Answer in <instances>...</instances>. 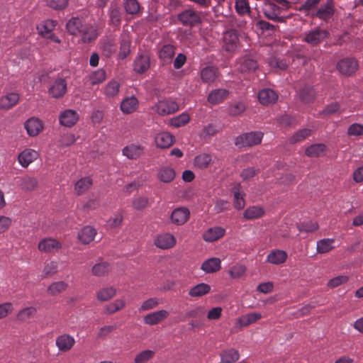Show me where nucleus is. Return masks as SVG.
Segmentation results:
<instances>
[{
	"label": "nucleus",
	"instance_id": "8fccbe9b",
	"mask_svg": "<svg viewBox=\"0 0 363 363\" xmlns=\"http://www.w3.org/2000/svg\"><path fill=\"white\" fill-rule=\"evenodd\" d=\"M120 84L115 80L109 82L104 89V94L108 97H113L119 92Z\"/></svg>",
	"mask_w": 363,
	"mask_h": 363
},
{
	"label": "nucleus",
	"instance_id": "603ef678",
	"mask_svg": "<svg viewBox=\"0 0 363 363\" xmlns=\"http://www.w3.org/2000/svg\"><path fill=\"white\" fill-rule=\"evenodd\" d=\"M297 228L301 233H313L319 228V225L317 222L308 220L298 224Z\"/></svg>",
	"mask_w": 363,
	"mask_h": 363
},
{
	"label": "nucleus",
	"instance_id": "c03bdc74",
	"mask_svg": "<svg viewBox=\"0 0 363 363\" xmlns=\"http://www.w3.org/2000/svg\"><path fill=\"white\" fill-rule=\"evenodd\" d=\"M92 185V180L89 177L82 178L75 184L74 190L77 195L85 193Z\"/></svg>",
	"mask_w": 363,
	"mask_h": 363
},
{
	"label": "nucleus",
	"instance_id": "b1692460",
	"mask_svg": "<svg viewBox=\"0 0 363 363\" xmlns=\"http://www.w3.org/2000/svg\"><path fill=\"white\" fill-rule=\"evenodd\" d=\"M78 34L81 35L82 40L84 43H88L96 40L99 35L97 28L90 24H86Z\"/></svg>",
	"mask_w": 363,
	"mask_h": 363
},
{
	"label": "nucleus",
	"instance_id": "39448f33",
	"mask_svg": "<svg viewBox=\"0 0 363 363\" xmlns=\"http://www.w3.org/2000/svg\"><path fill=\"white\" fill-rule=\"evenodd\" d=\"M152 109L160 116H167L177 112L179 109V104L170 99L158 101Z\"/></svg>",
	"mask_w": 363,
	"mask_h": 363
},
{
	"label": "nucleus",
	"instance_id": "5fc2aeb1",
	"mask_svg": "<svg viewBox=\"0 0 363 363\" xmlns=\"http://www.w3.org/2000/svg\"><path fill=\"white\" fill-rule=\"evenodd\" d=\"M312 130L308 128H304L296 132L290 138V143L294 144L299 143L307 138L311 135Z\"/></svg>",
	"mask_w": 363,
	"mask_h": 363
},
{
	"label": "nucleus",
	"instance_id": "f704fd0d",
	"mask_svg": "<svg viewBox=\"0 0 363 363\" xmlns=\"http://www.w3.org/2000/svg\"><path fill=\"white\" fill-rule=\"evenodd\" d=\"M212 160V155L211 154L201 153L195 157L194 164L199 169H204L210 166Z\"/></svg>",
	"mask_w": 363,
	"mask_h": 363
},
{
	"label": "nucleus",
	"instance_id": "1a4fd4ad",
	"mask_svg": "<svg viewBox=\"0 0 363 363\" xmlns=\"http://www.w3.org/2000/svg\"><path fill=\"white\" fill-rule=\"evenodd\" d=\"M190 216V211L184 207L174 209L170 216V220L177 225H182L187 222Z\"/></svg>",
	"mask_w": 363,
	"mask_h": 363
},
{
	"label": "nucleus",
	"instance_id": "f3484780",
	"mask_svg": "<svg viewBox=\"0 0 363 363\" xmlns=\"http://www.w3.org/2000/svg\"><path fill=\"white\" fill-rule=\"evenodd\" d=\"M75 340L74 337L69 335L64 334L58 336L55 340V345L59 351L66 352L69 351L74 346Z\"/></svg>",
	"mask_w": 363,
	"mask_h": 363
},
{
	"label": "nucleus",
	"instance_id": "a211bd4d",
	"mask_svg": "<svg viewBox=\"0 0 363 363\" xmlns=\"http://www.w3.org/2000/svg\"><path fill=\"white\" fill-rule=\"evenodd\" d=\"M238 65V69L241 72H252L258 67L257 60L250 55H245L239 59Z\"/></svg>",
	"mask_w": 363,
	"mask_h": 363
},
{
	"label": "nucleus",
	"instance_id": "7c9ffc66",
	"mask_svg": "<svg viewBox=\"0 0 363 363\" xmlns=\"http://www.w3.org/2000/svg\"><path fill=\"white\" fill-rule=\"evenodd\" d=\"M122 20L121 9L117 4H111L109 8V25L119 27Z\"/></svg>",
	"mask_w": 363,
	"mask_h": 363
},
{
	"label": "nucleus",
	"instance_id": "c756f323",
	"mask_svg": "<svg viewBox=\"0 0 363 363\" xmlns=\"http://www.w3.org/2000/svg\"><path fill=\"white\" fill-rule=\"evenodd\" d=\"M86 24L82 18L79 17L71 18L66 24V28L69 33L73 35H78L81 30L84 28Z\"/></svg>",
	"mask_w": 363,
	"mask_h": 363
},
{
	"label": "nucleus",
	"instance_id": "49530a36",
	"mask_svg": "<svg viewBox=\"0 0 363 363\" xmlns=\"http://www.w3.org/2000/svg\"><path fill=\"white\" fill-rule=\"evenodd\" d=\"M131 40L129 36L125 35L122 37L118 56L121 59H125L130 52Z\"/></svg>",
	"mask_w": 363,
	"mask_h": 363
},
{
	"label": "nucleus",
	"instance_id": "a18cd8bd",
	"mask_svg": "<svg viewBox=\"0 0 363 363\" xmlns=\"http://www.w3.org/2000/svg\"><path fill=\"white\" fill-rule=\"evenodd\" d=\"M38 184L37 178L33 177H25L21 179L20 186L24 191H32L36 188Z\"/></svg>",
	"mask_w": 363,
	"mask_h": 363
},
{
	"label": "nucleus",
	"instance_id": "2f4dec72",
	"mask_svg": "<svg viewBox=\"0 0 363 363\" xmlns=\"http://www.w3.org/2000/svg\"><path fill=\"white\" fill-rule=\"evenodd\" d=\"M221 363H235L240 359L239 352L233 348L226 349L220 354Z\"/></svg>",
	"mask_w": 363,
	"mask_h": 363
},
{
	"label": "nucleus",
	"instance_id": "e2e57ef3",
	"mask_svg": "<svg viewBox=\"0 0 363 363\" xmlns=\"http://www.w3.org/2000/svg\"><path fill=\"white\" fill-rule=\"evenodd\" d=\"M246 106L242 102H238L232 104L228 108V112L230 116H238L245 111Z\"/></svg>",
	"mask_w": 363,
	"mask_h": 363
},
{
	"label": "nucleus",
	"instance_id": "4be33fe9",
	"mask_svg": "<svg viewBox=\"0 0 363 363\" xmlns=\"http://www.w3.org/2000/svg\"><path fill=\"white\" fill-rule=\"evenodd\" d=\"M334 12V4L332 0H328L317 10L315 16L321 20L326 21L333 16Z\"/></svg>",
	"mask_w": 363,
	"mask_h": 363
},
{
	"label": "nucleus",
	"instance_id": "9b49d317",
	"mask_svg": "<svg viewBox=\"0 0 363 363\" xmlns=\"http://www.w3.org/2000/svg\"><path fill=\"white\" fill-rule=\"evenodd\" d=\"M144 152L145 147L136 143L128 145L122 150L123 155L129 160H137L144 154Z\"/></svg>",
	"mask_w": 363,
	"mask_h": 363
},
{
	"label": "nucleus",
	"instance_id": "13d9d810",
	"mask_svg": "<svg viewBox=\"0 0 363 363\" xmlns=\"http://www.w3.org/2000/svg\"><path fill=\"white\" fill-rule=\"evenodd\" d=\"M45 1L48 7L54 10L61 11L67 6L69 0H45Z\"/></svg>",
	"mask_w": 363,
	"mask_h": 363
},
{
	"label": "nucleus",
	"instance_id": "f257e3e1",
	"mask_svg": "<svg viewBox=\"0 0 363 363\" xmlns=\"http://www.w3.org/2000/svg\"><path fill=\"white\" fill-rule=\"evenodd\" d=\"M177 19L184 26L192 28L202 24V12L189 8L180 12L177 15Z\"/></svg>",
	"mask_w": 363,
	"mask_h": 363
},
{
	"label": "nucleus",
	"instance_id": "de8ad7c7",
	"mask_svg": "<svg viewBox=\"0 0 363 363\" xmlns=\"http://www.w3.org/2000/svg\"><path fill=\"white\" fill-rule=\"evenodd\" d=\"M325 150V145L323 144H313L308 147L306 150L307 156L311 157H318L322 155Z\"/></svg>",
	"mask_w": 363,
	"mask_h": 363
},
{
	"label": "nucleus",
	"instance_id": "79ce46f5",
	"mask_svg": "<svg viewBox=\"0 0 363 363\" xmlns=\"http://www.w3.org/2000/svg\"><path fill=\"white\" fill-rule=\"evenodd\" d=\"M211 286L204 283H201L192 287L189 292V295L191 297H201L209 293Z\"/></svg>",
	"mask_w": 363,
	"mask_h": 363
},
{
	"label": "nucleus",
	"instance_id": "4d7b16f0",
	"mask_svg": "<svg viewBox=\"0 0 363 363\" xmlns=\"http://www.w3.org/2000/svg\"><path fill=\"white\" fill-rule=\"evenodd\" d=\"M110 271V266L107 262H101L96 264L92 268V273L95 276L101 277L107 274Z\"/></svg>",
	"mask_w": 363,
	"mask_h": 363
},
{
	"label": "nucleus",
	"instance_id": "0eeeda50",
	"mask_svg": "<svg viewBox=\"0 0 363 363\" xmlns=\"http://www.w3.org/2000/svg\"><path fill=\"white\" fill-rule=\"evenodd\" d=\"M359 68L357 61L352 57H347L340 60L337 69L343 75L350 76L356 72Z\"/></svg>",
	"mask_w": 363,
	"mask_h": 363
},
{
	"label": "nucleus",
	"instance_id": "69168bd1",
	"mask_svg": "<svg viewBox=\"0 0 363 363\" xmlns=\"http://www.w3.org/2000/svg\"><path fill=\"white\" fill-rule=\"evenodd\" d=\"M347 135L349 136L363 135V125L356 123L350 125L347 129Z\"/></svg>",
	"mask_w": 363,
	"mask_h": 363
},
{
	"label": "nucleus",
	"instance_id": "c85d7f7f",
	"mask_svg": "<svg viewBox=\"0 0 363 363\" xmlns=\"http://www.w3.org/2000/svg\"><path fill=\"white\" fill-rule=\"evenodd\" d=\"M287 257V253L285 251L274 250L268 254L267 257V262L272 264L279 265L285 262Z\"/></svg>",
	"mask_w": 363,
	"mask_h": 363
},
{
	"label": "nucleus",
	"instance_id": "473e14b6",
	"mask_svg": "<svg viewBox=\"0 0 363 363\" xmlns=\"http://www.w3.org/2000/svg\"><path fill=\"white\" fill-rule=\"evenodd\" d=\"M106 78V73L104 69H99L92 72L86 79V83L91 86L101 84Z\"/></svg>",
	"mask_w": 363,
	"mask_h": 363
},
{
	"label": "nucleus",
	"instance_id": "cd10ccee",
	"mask_svg": "<svg viewBox=\"0 0 363 363\" xmlns=\"http://www.w3.org/2000/svg\"><path fill=\"white\" fill-rule=\"evenodd\" d=\"M156 145L160 148H168L174 143V136L168 132L158 133L155 139Z\"/></svg>",
	"mask_w": 363,
	"mask_h": 363
},
{
	"label": "nucleus",
	"instance_id": "3c124183",
	"mask_svg": "<svg viewBox=\"0 0 363 363\" xmlns=\"http://www.w3.org/2000/svg\"><path fill=\"white\" fill-rule=\"evenodd\" d=\"M56 25V21L53 20H47L44 21L42 25L38 27V29L42 35L48 37L51 34L52 30L55 28Z\"/></svg>",
	"mask_w": 363,
	"mask_h": 363
},
{
	"label": "nucleus",
	"instance_id": "7ed1b4c3",
	"mask_svg": "<svg viewBox=\"0 0 363 363\" xmlns=\"http://www.w3.org/2000/svg\"><path fill=\"white\" fill-rule=\"evenodd\" d=\"M330 33L327 30L316 28L306 33L303 41L312 46H316L327 39Z\"/></svg>",
	"mask_w": 363,
	"mask_h": 363
},
{
	"label": "nucleus",
	"instance_id": "ddd939ff",
	"mask_svg": "<svg viewBox=\"0 0 363 363\" xmlns=\"http://www.w3.org/2000/svg\"><path fill=\"white\" fill-rule=\"evenodd\" d=\"M176 238L171 233H163L157 235L155 240V245L158 248L167 250L173 247L176 245Z\"/></svg>",
	"mask_w": 363,
	"mask_h": 363
},
{
	"label": "nucleus",
	"instance_id": "09e8293b",
	"mask_svg": "<svg viewBox=\"0 0 363 363\" xmlns=\"http://www.w3.org/2000/svg\"><path fill=\"white\" fill-rule=\"evenodd\" d=\"M68 287V284L62 281L53 282L48 288V292L50 295L55 296L65 291Z\"/></svg>",
	"mask_w": 363,
	"mask_h": 363
},
{
	"label": "nucleus",
	"instance_id": "9d476101",
	"mask_svg": "<svg viewBox=\"0 0 363 363\" xmlns=\"http://www.w3.org/2000/svg\"><path fill=\"white\" fill-rule=\"evenodd\" d=\"M38 157L39 154L36 150L26 148L18 154V161L23 167L26 168Z\"/></svg>",
	"mask_w": 363,
	"mask_h": 363
},
{
	"label": "nucleus",
	"instance_id": "774afa93",
	"mask_svg": "<svg viewBox=\"0 0 363 363\" xmlns=\"http://www.w3.org/2000/svg\"><path fill=\"white\" fill-rule=\"evenodd\" d=\"M245 206V201L244 199V194L240 192L239 191H236L234 192V207L240 210L242 209Z\"/></svg>",
	"mask_w": 363,
	"mask_h": 363
},
{
	"label": "nucleus",
	"instance_id": "a19ab883",
	"mask_svg": "<svg viewBox=\"0 0 363 363\" xmlns=\"http://www.w3.org/2000/svg\"><path fill=\"white\" fill-rule=\"evenodd\" d=\"M116 294V289L113 286H106L100 289L96 293V298L100 301H107Z\"/></svg>",
	"mask_w": 363,
	"mask_h": 363
},
{
	"label": "nucleus",
	"instance_id": "c9c22d12",
	"mask_svg": "<svg viewBox=\"0 0 363 363\" xmlns=\"http://www.w3.org/2000/svg\"><path fill=\"white\" fill-rule=\"evenodd\" d=\"M96 234V230L91 226H86L78 233L79 240L84 244H89L94 240Z\"/></svg>",
	"mask_w": 363,
	"mask_h": 363
},
{
	"label": "nucleus",
	"instance_id": "f8f14e48",
	"mask_svg": "<svg viewBox=\"0 0 363 363\" xmlns=\"http://www.w3.org/2000/svg\"><path fill=\"white\" fill-rule=\"evenodd\" d=\"M79 120V114L72 109H67L62 111L60 116L59 121L60 125L65 127H72L77 123Z\"/></svg>",
	"mask_w": 363,
	"mask_h": 363
},
{
	"label": "nucleus",
	"instance_id": "0e129e2a",
	"mask_svg": "<svg viewBox=\"0 0 363 363\" xmlns=\"http://www.w3.org/2000/svg\"><path fill=\"white\" fill-rule=\"evenodd\" d=\"M149 200L145 196H137L133 199V206L136 210H142L148 205Z\"/></svg>",
	"mask_w": 363,
	"mask_h": 363
},
{
	"label": "nucleus",
	"instance_id": "5701e85b",
	"mask_svg": "<svg viewBox=\"0 0 363 363\" xmlns=\"http://www.w3.org/2000/svg\"><path fill=\"white\" fill-rule=\"evenodd\" d=\"M176 48L170 44L164 45L159 52V58L162 64H169L175 55Z\"/></svg>",
	"mask_w": 363,
	"mask_h": 363
},
{
	"label": "nucleus",
	"instance_id": "58836bf2",
	"mask_svg": "<svg viewBox=\"0 0 363 363\" xmlns=\"http://www.w3.org/2000/svg\"><path fill=\"white\" fill-rule=\"evenodd\" d=\"M123 5L127 14L137 16L140 12L141 6L138 0H123Z\"/></svg>",
	"mask_w": 363,
	"mask_h": 363
},
{
	"label": "nucleus",
	"instance_id": "423d86ee",
	"mask_svg": "<svg viewBox=\"0 0 363 363\" xmlns=\"http://www.w3.org/2000/svg\"><path fill=\"white\" fill-rule=\"evenodd\" d=\"M239 38L236 30L231 29L227 30L223 34V49L229 52H234L238 46Z\"/></svg>",
	"mask_w": 363,
	"mask_h": 363
},
{
	"label": "nucleus",
	"instance_id": "f03ea898",
	"mask_svg": "<svg viewBox=\"0 0 363 363\" xmlns=\"http://www.w3.org/2000/svg\"><path fill=\"white\" fill-rule=\"evenodd\" d=\"M262 138V133L251 132L237 137L235 144L239 147H251L259 144Z\"/></svg>",
	"mask_w": 363,
	"mask_h": 363
},
{
	"label": "nucleus",
	"instance_id": "dca6fc26",
	"mask_svg": "<svg viewBox=\"0 0 363 363\" xmlns=\"http://www.w3.org/2000/svg\"><path fill=\"white\" fill-rule=\"evenodd\" d=\"M62 247L61 243L53 238H45L38 244V250L45 253L55 252Z\"/></svg>",
	"mask_w": 363,
	"mask_h": 363
},
{
	"label": "nucleus",
	"instance_id": "72a5a7b5",
	"mask_svg": "<svg viewBox=\"0 0 363 363\" xmlns=\"http://www.w3.org/2000/svg\"><path fill=\"white\" fill-rule=\"evenodd\" d=\"M176 173L173 168L162 167L158 169L157 178L164 183H169L175 178Z\"/></svg>",
	"mask_w": 363,
	"mask_h": 363
},
{
	"label": "nucleus",
	"instance_id": "393cba45",
	"mask_svg": "<svg viewBox=\"0 0 363 363\" xmlns=\"http://www.w3.org/2000/svg\"><path fill=\"white\" fill-rule=\"evenodd\" d=\"M138 100L135 96L125 98L121 103V110L125 114L135 112L138 107Z\"/></svg>",
	"mask_w": 363,
	"mask_h": 363
},
{
	"label": "nucleus",
	"instance_id": "a878e982",
	"mask_svg": "<svg viewBox=\"0 0 363 363\" xmlns=\"http://www.w3.org/2000/svg\"><path fill=\"white\" fill-rule=\"evenodd\" d=\"M229 95V91L225 89H218L211 91L208 96V101L216 105L222 103Z\"/></svg>",
	"mask_w": 363,
	"mask_h": 363
},
{
	"label": "nucleus",
	"instance_id": "052dcab7",
	"mask_svg": "<svg viewBox=\"0 0 363 363\" xmlns=\"http://www.w3.org/2000/svg\"><path fill=\"white\" fill-rule=\"evenodd\" d=\"M155 355V352L147 350L141 352L135 357V363H145L151 359Z\"/></svg>",
	"mask_w": 363,
	"mask_h": 363
},
{
	"label": "nucleus",
	"instance_id": "4c0bfd02",
	"mask_svg": "<svg viewBox=\"0 0 363 363\" xmlns=\"http://www.w3.org/2000/svg\"><path fill=\"white\" fill-rule=\"evenodd\" d=\"M335 240L333 238H323L317 242L316 250L319 254H325L329 252L334 249V243Z\"/></svg>",
	"mask_w": 363,
	"mask_h": 363
},
{
	"label": "nucleus",
	"instance_id": "338daca9",
	"mask_svg": "<svg viewBox=\"0 0 363 363\" xmlns=\"http://www.w3.org/2000/svg\"><path fill=\"white\" fill-rule=\"evenodd\" d=\"M246 271L245 266L241 264H236L230 268L229 274L232 278L236 279L242 277Z\"/></svg>",
	"mask_w": 363,
	"mask_h": 363
},
{
	"label": "nucleus",
	"instance_id": "4468645a",
	"mask_svg": "<svg viewBox=\"0 0 363 363\" xmlns=\"http://www.w3.org/2000/svg\"><path fill=\"white\" fill-rule=\"evenodd\" d=\"M27 133L30 137L38 135L43 129V123L37 118L28 119L24 124Z\"/></svg>",
	"mask_w": 363,
	"mask_h": 363
},
{
	"label": "nucleus",
	"instance_id": "680f3d73",
	"mask_svg": "<svg viewBox=\"0 0 363 363\" xmlns=\"http://www.w3.org/2000/svg\"><path fill=\"white\" fill-rule=\"evenodd\" d=\"M116 49V45L109 39L106 40L102 45L103 52L106 57H110L115 53Z\"/></svg>",
	"mask_w": 363,
	"mask_h": 363
},
{
	"label": "nucleus",
	"instance_id": "6e6d98bb",
	"mask_svg": "<svg viewBox=\"0 0 363 363\" xmlns=\"http://www.w3.org/2000/svg\"><path fill=\"white\" fill-rule=\"evenodd\" d=\"M235 8L237 13L240 16L250 13V7L247 0H235Z\"/></svg>",
	"mask_w": 363,
	"mask_h": 363
},
{
	"label": "nucleus",
	"instance_id": "bf43d9fd",
	"mask_svg": "<svg viewBox=\"0 0 363 363\" xmlns=\"http://www.w3.org/2000/svg\"><path fill=\"white\" fill-rule=\"evenodd\" d=\"M58 271V263L55 261H51L50 262H47L45 264L44 269L43 270V274L44 277L52 276L56 274Z\"/></svg>",
	"mask_w": 363,
	"mask_h": 363
},
{
	"label": "nucleus",
	"instance_id": "bb28decb",
	"mask_svg": "<svg viewBox=\"0 0 363 363\" xmlns=\"http://www.w3.org/2000/svg\"><path fill=\"white\" fill-rule=\"evenodd\" d=\"M218 76V69L214 66L206 67L201 71V78L205 83H213Z\"/></svg>",
	"mask_w": 363,
	"mask_h": 363
},
{
	"label": "nucleus",
	"instance_id": "6e6552de",
	"mask_svg": "<svg viewBox=\"0 0 363 363\" xmlns=\"http://www.w3.org/2000/svg\"><path fill=\"white\" fill-rule=\"evenodd\" d=\"M67 91V82L65 78L57 77L48 89L49 94L55 99L62 97Z\"/></svg>",
	"mask_w": 363,
	"mask_h": 363
},
{
	"label": "nucleus",
	"instance_id": "20e7f679",
	"mask_svg": "<svg viewBox=\"0 0 363 363\" xmlns=\"http://www.w3.org/2000/svg\"><path fill=\"white\" fill-rule=\"evenodd\" d=\"M262 11L264 16L273 21L284 23L286 21L284 16H279L281 12V9L274 3L269 1H266L262 8Z\"/></svg>",
	"mask_w": 363,
	"mask_h": 363
},
{
	"label": "nucleus",
	"instance_id": "2eb2a0df",
	"mask_svg": "<svg viewBox=\"0 0 363 363\" xmlns=\"http://www.w3.org/2000/svg\"><path fill=\"white\" fill-rule=\"evenodd\" d=\"M257 97L261 104L268 106L274 104L277 101L278 94L273 89L265 88L259 91Z\"/></svg>",
	"mask_w": 363,
	"mask_h": 363
},
{
	"label": "nucleus",
	"instance_id": "864d4df0",
	"mask_svg": "<svg viewBox=\"0 0 363 363\" xmlns=\"http://www.w3.org/2000/svg\"><path fill=\"white\" fill-rule=\"evenodd\" d=\"M190 118L189 114L183 113L176 117L171 118L170 124L175 128H179L185 125L189 122Z\"/></svg>",
	"mask_w": 363,
	"mask_h": 363
},
{
	"label": "nucleus",
	"instance_id": "aec40b11",
	"mask_svg": "<svg viewBox=\"0 0 363 363\" xmlns=\"http://www.w3.org/2000/svg\"><path fill=\"white\" fill-rule=\"evenodd\" d=\"M225 230L220 226H215L208 228L203 234V238L208 242H215L225 235Z\"/></svg>",
	"mask_w": 363,
	"mask_h": 363
},
{
	"label": "nucleus",
	"instance_id": "ea45409f",
	"mask_svg": "<svg viewBox=\"0 0 363 363\" xmlns=\"http://www.w3.org/2000/svg\"><path fill=\"white\" fill-rule=\"evenodd\" d=\"M264 210L258 206H250L243 213V217L247 220H253L262 217Z\"/></svg>",
	"mask_w": 363,
	"mask_h": 363
},
{
	"label": "nucleus",
	"instance_id": "e433bc0d",
	"mask_svg": "<svg viewBox=\"0 0 363 363\" xmlns=\"http://www.w3.org/2000/svg\"><path fill=\"white\" fill-rule=\"evenodd\" d=\"M220 260L217 257H212L206 260L201 265V269L206 273H213L220 269Z\"/></svg>",
	"mask_w": 363,
	"mask_h": 363
},
{
	"label": "nucleus",
	"instance_id": "37998d69",
	"mask_svg": "<svg viewBox=\"0 0 363 363\" xmlns=\"http://www.w3.org/2000/svg\"><path fill=\"white\" fill-rule=\"evenodd\" d=\"M316 95V92L314 89L310 86H305L303 87L299 92V97L303 103L312 102Z\"/></svg>",
	"mask_w": 363,
	"mask_h": 363
},
{
	"label": "nucleus",
	"instance_id": "412c9836",
	"mask_svg": "<svg viewBox=\"0 0 363 363\" xmlns=\"http://www.w3.org/2000/svg\"><path fill=\"white\" fill-rule=\"evenodd\" d=\"M150 65V57L145 54L139 55L133 62V69L138 74L146 72Z\"/></svg>",
	"mask_w": 363,
	"mask_h": 363
},
{
	"label": "nucleus",
	"instance_id": "6ab92c4d",
	"mask_svg": "<svg viewBox=\"0 0 363 363\" xmlns=\"http://www.w3.org/2000/svg\"><path fill=\"white\" fill-rule=\"evenodd\" d=\"M20 96L16 92H9L0 98V109L9 110L16 106Z\"/></svg>",
	"mask_w": 363,
	"mask_h": 363
}]
</instances>
